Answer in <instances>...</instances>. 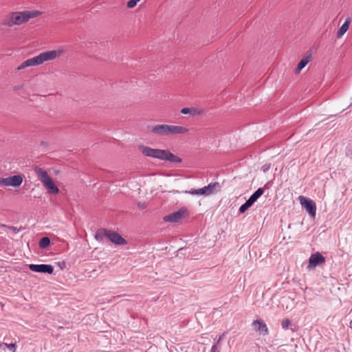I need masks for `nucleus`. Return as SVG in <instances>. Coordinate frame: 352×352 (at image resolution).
Wrapping results in <instances>:
<instances>
[{
    "mask_svg": "<svg viewBox=\"0 0 352 352\" xmlns=\"http://www.w3.org/2000/svg\"><path fill=\"white\" fill-rule=\"evenodd\" d=\"M63 50L46 51L41 53L39 55L28 58L23 61L16 68L17 70H21L28 67L36 66L43 64L46 61L53 60L58 58L63 54Z\"/></svg>",
    "mask_w": 352,
    "mask_h": 352,
    "instance_id": "f257e3e1",
    "label": "nucleus"
},
{
    "mask_svg": "<svg viewBox=\"0 0 352 352\" xmlns=\"http://www.w3.org/2000/svg\"><path fill=\"white\" fill-rule=\"evenodd\" d=\"M148 131L155 135L165 136L175 134H184L188 133V129L182 126H175L164 124L148 126Z\"/></svg>",
    "mask_w": 352,
    "mask_h": 352,
    "instance_id": "f03ea898",
    "label": "nucleus"
},
{
    "mask_svg": "<svg viewBox=\"0 0 352 352\" xmlns=\"http://www.w3.org/2000/svg\"><path fill=\"white\" fill-rule=\"evenodd\" d=\"M34 172L38 177V180L41 181L49 194L56 195L59 192L58 186L46 170L40 167L36 166L34 168Z\"/></svg>",
    "mask_w": 352,
    "mask_h": 352,
    "instance_id": "7ed1b4c3",
    "label": "nucleus"
},
{
    "mask_svg": "<svg viewBox=\"0 0 352 352\" xmlns=\"http://www.w3.org/2000/svg\"><path fill=\"white\" fill-rule=\"evenodd\" d=\"M41 14L42 12L38 10L13 12L8 16L6 22H27L30 19L36 18Z\"/></svg>",
    "mask_w": 352,
    "mask_h": 352,
    "instance_id": "20e7f679",
    "label": "nucleus"
},
{
    "mask_svg": "<svg viewBox=\"0 0 352 352\" xmlns=\"http://www.w3.org/2000/svg\"><path fill=\"white\" fill-rule=\"evenodd\" d=\"M220 188V184L219 182H211L208 186H204L199 189H191L188 191L190 195H198L208 196L213 194L216 190Z\"/></svg>",
    "mask_w": 352,
    "mask_h": 352,
    "instance_id": "39448f33",
    "label": "nucleus"
},
{
    "mask_svg": "<svg viewBox=\"0 0 352 352\" xmlns=\"http://www.w3.org/2000/svg\"><path fill=\"white\" fill-rule=\"evenodd\" d=\"M140 150L142 153L146 157H150L152 158L158 159L160 160H164V154L166 153V150L158 149V148H153L148 146H141Z\"/></svg>",
    "mask_w": 352,
    "mask_h": 352,
    "instance_id": "423d86ee",
    "label": "nucleus"
},
{
    "mask_svg": "<svg viewBox=\"0 0 352 352\" xmlns=\"http://www.w3.org/2000/svg\"><path fill=\"white\" fill-rule=\"evenodd\" d=\"M299 201L309 214L312 217H315L316 214V204L315 201L304 196H300Z\"/></svg>",
    "mask_w": 352,
    "mask_h": 352,
    "instance_id": "0eeeda50",
    "label": "nucleus"
},
{
    "mask_svg": "<svg viewBox=\"0 0 352 352\" xmlns=\"http://www.w3.org/2000/svg\"><path fill=\"white\" fill-rule=\"evenodd\" d=\"M23 182V177L20 175H16L6 178H0V185L3 186H19Z\"/></svg>",
    "mask_w": 352,
    "mask_h": 352,
    "instance_id": "6e6552de",
    "label": "nucleus"
},
{
    "mask_svg": "<svg viewBox=\"0 0 352 352\" xmlns=\"http://www.w3.org/2000/svg\"><path fill=\"white\" fill-rule=\"evenodd\" d=\"M29 269L34 272L52 274L54 267L50 264H30Z\"/></svg>",
    "mask_w": 352,
    "mask_h": 352,
    "instance_id": "1a4fd4ad",
    "label": "nucleus"
},
{
    "mask_svg": "<svg viewBox=\"0 0 352 352\" xmlns=\"http://www.w3.org/2000/svg\"><path fill=\"white\" fill-rule=\"evenodd\" d=\"M325 262V258L322 256L321 253L317 252L314 254H312L309 258V263L307 265V269L312 270L314 269L316 266L320 265Z\"/></svg>",
    "mask_w": 352,
    "mask_h": 352,
    "instance_id": "9d476101",
    "label": "nucleus"
},
{
    "mask_svg": "<svg viewBox=\"0 0 352 352\" xmlns=\"http://www.w3.org/2000/svg\"><path fill=\"white\" fill-rule=\"evenodd\" d=\"M107 239L115 245H123L127 244L126 240L123 238L118 232L109 230L107 232Z\"/></svg>",
    "mask_w": 352,
    "mask_h": 352,
    "instance_id": "9b49d317",
    "label": "nucleus"
},
{
    "mask_svg": "<svg viewBox=\"0 0 352 352\" xmlns=\"http://www.w3.org/2000/svg\"><path fill=\"white\" fill-rule=\"evenodd\" d=\"M313 51L311 50L305 52L301 60L298 62L295 73L299 74L301 70L306 67V65L312 60Z\"/></svg>",
    "mask_w": 352,
    "mask_h": 352,
    "instance_id": "f8f14e48",
    "label": "nucleus"
},
{
    "mask_svg": "<svg viewBox=\"0 0 352 352\" xmlns=\"http://www.w3.org/2000/svg\"><path fill=\"white\" fill-rule=\"evenodd\" d=\"M181 113L189 115L191 117L202 116L205 114V110L199 107H184L180 111Z\"/></svg>",
    "mask_w": 352,
    "mask_h": 352,
    "instance_id": "ddd939ff",
    "label": "nucleus"
},
{
    "mask_svg": "<svg viewBox=\"0 0 352 352\" xmlns=\"http://www.w3.org/2000/svg\"><path fill=\"white\" fill-rule=\"evenodd\" d=\"M252 326L254 330L259 333L260 335L267 336L269 334V330L265 322L261 320L258 319L252 322Z\"/></svg>",
    "mask_w": 352,
    "mask_h": 352,
    "instance_id": "4468645a",
    "label": "nucleus"
},
{
    "mask_svg": "<svg viewBox=\"0 0 352 352\" xmlns=\"http://www.w3.org/2000/svg\"><path fill=\"white\" fill-rule=\"evenodd\" d=\"M185 212L186 211L184 210H179L177 212H174L170 214L164 216L163 219L166 222H179L184 217Z\"/></svg>",
    "mask_w": 352,
    "mask_h": 352,
    "instance_id": "2eb2a0df",
    "label": "nucleus"
},
{
    "mask_svg": "<svg viewBox=\"0 0 352 352\" xmlns=\"http://www.w3.org/2000/svg\"><path fill=\"white\" fill-rule=\"evenodd\" d=\"M264 190L263 188H258L246 201L252 206L257 199L263 194Z\"/></svg>",
    "mask_w": 352,
    "mask_h": 352,
    "instance_id": "dca6fc26",
    "label": "nucleus"
},
{
    "mask_svg": "<svg viewBox=\"0 0 352 352\" xmlns=\"http://www.w3.org/2000/svg\"><path fill=\"white\" fill-rule=\"evenodd\" d=\"M165 161H168L173 163H180L182 162V159L177 155H174L171 152L168 150H166V153L164 156V160Z\"/></svg>",
    "mask_w": 352,
    "mask_h": 352,
    "instance_id": "f3484780",
    "label": "nucleus"
},
{
    "mask_svg": "<svg viewBox=\"0 0 352 352\" xmlns=\"http://www.w3.org/2000/svg\"><path fill=\"white\" fill-rule=\"evenodd\" d=\"M107 232H109L108 229H105V228L98 229L96 231V234H95L96 239L98 241H102L104 237L107 238V233H108Z\"/></svg>",
    "mask_w": 352,
    "mask_h": 352,
    "instance_id": "a211bd4d",
    "label": "nucleus"
},
{
    "mask_svg": "<svg viewBox=\"0 0 352 352\" xmlns=\"http://www.w3.org/2000/svg\"><path fill=\"white\" fill-rule=\"evenodd\" d=\"M50 239L47 236L42 237L38 242V245L42 249L47 248L48 246H50Z\"/></svg>",
    "mask_w": 352,
    "mask_h": 352,
    "instance_id": "6ab92c4d",
    "label": "nucleus"
},
{
    "mask_svg": "<svg viewBox=\"0 0 352 352\" xmlns=\"http://www.w3.org/2000/svg\"><path fill=\"white\" fill-rule=\"evenodd\" d=\"M350 23H342L337 32V37L341 38L348 30Z\"/></svg>",
    "mask_w": 352,
    "mask_h": 352,
    "instance_id": "aec40b11",
    "label": "nucleus"
},
{
    "mask_svg": "<svg viewBox=\"0 0 352 352\" xmlns=\"http://www.w3.org/2000/svg\"><path fill=\"white\" fill-rule=\"evenodd\" d=\"M252 206L248 204V202L246 201L243 204H242L239 209V212L240 213H244L249 208H250Z\"/></svg>",
    "mask_w": 352,
    "mask_h": 352,
    "instance_id": "412c9836",
    "label": "nucleus"
},
{
    "mask_svg": "<svg viewBox=\"0 0 352 352\" xmlns=\"http://www.w3.org/2000/svg\"><path fill=\"white\" fill-rule=\"evenodd\" d=\"M1 226L2 227H7L10 230H11L14 234H16V233L19 232L21 230H23L22 227H21L19 228H17L16 227H14V226H6V225H4V224H2Z\"/></svg>",
    "mask_w": 352,
    "mask_h": 352,
    "instance_id": "4be33fe9",
    "label": "nucleus"
},
{
    "mask_svg": "<svg viewBox=\"0 0 352 352\" xmlns=\"http://www.w3.org/2000/svg\"><path fill=\"white\" fill-rule=\"evenodd\" d=\"M3 345L6 346L11 352H15L16 351V344L14 343L6 344L2 342Z\"/></svg>",
    "mask_w": 352,
    "mask_h": 352,
    "instance_id": "5701e85b",
    "label": "nucleus"
},
{
    "mask_svg": "<svg viewBox=\"0 0 352 352\" xmlns=\"http://www.w3.org/2000/svg\"><path fill=\"white\" fill-rule=\"evenodd\" d=\"M140 0H129L128 2H127V7L129 8H134L137 3L140 1Z\"/></svg>",
    "mask_w": 352,
    "mask_h": 352,
    "instance_id": "b1692460",
    "label": "nucleus"
},
{
    "mask_svg": "<svg viewBox=\"0 0 352 352\" xmlns=\"http://www.w3.org/2000/svg\"><path fill=\"white\" fill-rule=\"evenodd\" d=\"M291 324V321L289 319L283 320L281 322V327L283 329H286L289 327Z\"/></svg>",
    "mask_w": 352,
    "mask_h": 352,
    "instance_id": "393cba45",
    "label": "nucleus"
},
{
    "mask_svg": "<svg viewBox=\"0 0 352 352\" xmlns=\"http://www.w3.org/2000/svg\"><path fill=\"white\" fill-rule=\"evenodd\" d=\"M271 168V164H265L262 167H261V170L264 172V173H266Z\"/></svg>",
    "mask_w": 352,
    "mask_h": 352,
    "instance_id": "a878e982",
    "label": "nucleus"
},
{
    "mask_svg": "<svg viewBox=\"0 0 352 352\" xmlns=\"http://www.w3.org/2000/svg\"><path fill=\"white\" fill-rule=\"evenodd\" d=\"M211 352H219L217 351V344H214L211 347Z\"/></svg>",
    "mask_w": 352,
    "mask_h": 352,
    "instance_id": "bb28decb",
    "label": "nucleus"
},
{
    "mask_svg": "<svg viewBox=\"0 0 352 352\" xmlns=\"http://www.w3.org/2000/svg\"><path fill=\"white\" fill-rule=\"evenodd\" d=\"M224 335H225V333H223L222 335L219 336V338L217 340V342L215 343V344H217V345L221 342V340Z\"/></svg>",
    "mask_w": 352,
    "mask_h": 352,
    "instance_id": "cd10ccee",
    "label": "nucleus"
},
{
    "mask_svg": "<svg viewBox=\"0 0 352 352\" xmlns=\"http://www.w3.org/2000/svg\"><path fill=\"white\" fill-rule=\"evenodd\" d=\"M344 22H346V23L351 22V19H350V18H349V17L346 18V19H344Z\"/></svg>",
    "mask_w": 352,
    "mask_h": 352,
    "instance_id": "c85d7f7f",
    "label": "nucleus"
},
{
    "mask_svg": "<svg viewBox=\"0 0 352 352\" xmlns=\"http://www.w3.org/2000/svg\"><path fill=\"white\" fill-rule=\"evenodd\" d=\"M9 27H11L14 23H6Z\"/></svg>",
    "mask_w": 352,
    "mask_h": 352,
    "instance_id": "c756f323",
    "label": "nucleus"
},
{
    "mask_svg": "<svg viewBox=\"0 0 352 352\" xmlns=\"http://www.w3.org/2000/svg\"><path fill=\"white\" fill-rule=\"evenodd\" d=\"M2 346H3V344H2V342H0V348H1Z\"/></svg>",
    "mask_w": 352,
    "mask_h": 352,
    "instance_id": "7c9ffc66",
    "label": "nucleus"
}]
</instances>
